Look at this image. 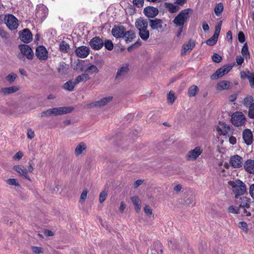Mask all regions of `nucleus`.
<instances>
[{
  "mask_svg": "<svg viewBox=\"0 0 254 254\" xmlns=\"http://www.w3.org/2000/svg\"><path fill=\"white\" fill-rule=\"evenodd\" d=\"M135 26L139 31V36L141 39L144 41H146L150 36L149 31L147 29L148 26V20L140 17L136 20Z\"/></svg>",
  "mask_w": 254,
  "mask_h": 254,
  "instance_id": "nucleus-1",
  "label": "nucleus"
},
{
  "mask_svg": "<svg viewBox=\"0 0 254 254\" xmlns=\"http://www.w3.org/2000/svg\"><path fill=\"white\" fill-rule=\"evenodd\" d=\"M228 185L236 198L244 194L247 191L246 185L240 180L230 181L228 182Z\"/></svg>",
  "mask_w": 254,
  "mask_h": 254,
  "instance_id": "nucleus-2",
  "label": "nucleus"
},
{
  "mask_svg": "<svg viewBox=\"0 0 254 254\" xmlns=\"http://www.w3.org/2000/svg\"><path fill=\"white\" fill-rule=\"evenodd\" d=\"M191 9L190 8L182 10L174 19L173 22L176 27H183L185 22H187L190 17V12Z\"/></svg>",
  "mask_w": 254,
  "mask_h": 254,
  "instance_id": "nucleus-3",
  "label": "nucleus"
},
{
  "mask_svg": "<svg viewBox=\"0 0 254 254\" xmlns=\"http://www.w3.org/2000/svg\"><path fill=\"white\" fill-rule=\"evenodd\" d=\"M72 110L73 108L71 107L54 108L43 112L41 116L42 117L58 116L70 113Z\"/></svg>",
  "mask_w": 254,
  "mask_h": 254,
  "instance_id": "nucleus-4",
  "label": "nucleus"
},
{
  "mask_svg": "<svg viewBox=\"0 0 254 254\" xmlns=\"http://www.w3.org/2000/svg\"><path fill=\"white\" fill-rule=\"evenodd\" d=\"M231 122L234 126L240 127L246 124V118L242 112L237 111L232 115Z\"/></svg>",
  "mask_w": 254,
  "mask_h": 254,
  "instance_id": "nucleus-5",
  "label": "nucleus"
},
{
  "mask_svg": "<svg viewBox=\"0 0 254 254\" xmlns=\"http://www.w3.org/2000/svg\"><path fill=\"white\" fill-rule=\"evenodd\" d=\"M216 130L218 135L226 136L229 132L232 133L233 129L232 127L225 123H219L216 127Z\"/></svg>",
  "mask_w": 254,
  "mask_h": 254,
  "instance_id": "nucleus-6",
  "label": "nucleus"
},
{
  "mask_svg": "<svg viewBox=\"0 0 254 254\" xmlns=\"http://www.w3.org/2000/svg\"><path fill=\"white\" fill-rule=\"evenodd\" d=\"M149 26L153 30H156L159 32H162L164 31L166 24L163 23V21L158 18L149 19Z\"/></svg>",
  "mask_w": 254,
  "mask_h": 254,
  "instance_id": "nucleus-7",
  "label": "nucleus"
},
{
  "mask_svg": "<svg viewBox=\"0 0 254 254\" xmlns=\"http://www.w3.org/2000/svg\"><path fill=\"white\" fill-rule=\"evenodd\" d=\"M233 66L230 64H227L218 68L215 72L210 76L212 80L218 79L223 76L224 75L228 73L232 69Z\"/></svg>",
  "mask_w": 254,
  "mask_h": 254,
  "instance_id": "nucleus-8",
  "label": "nucleus"
},
{
  "mask_svg": "<svg viewBox=\"0 0 254 254\" xmlns=\"http://www.w3.org/2000/svg\"><path fill=\"white\" fill-rule=\"evenodd\" d=\"M4 21L8 28L11 30H15L18 27V20L12 14L5 15Z\"/></svg>",
  "mask_w": 254,
  "mask_h": 254,
  "instance_id": "nucleus-9",
  "label": "nucleus"
},
{
  "mask_svg": "<svg viewBox=\"0 0 254 254\" xmlns=\"http://www.w3.org/2000/svg\"><path fill=\"white\" fill-rule=\"evenodd\" d=\"M48 11V8L45 5L39 4L37 6L36 17L43 21L47 17Z\"/></svg>",
  "mask_w": 254,
  "mask_h": 254,
  "instance_id": "nucleus-10",
  "label": "nucleus"
},
{
  "mask_svg": "<svg viewBox=\"0 0 254 254\" xmlns=\"http://www.w3.org/2000/svg\"><path fill=\"white\" fill-rule=\"evenodd\" d=\"M244 161L240 156L235 155L232 156L230 159V164L234 168H240L242 167Z\"/></svg>",
  "mask_w": 254,
  "mask_h": 254,
  "instance_id": "nucleus-11",
  "label": "nucleus"
},
{
  "mask_svg": "<svg viewBox=\"0 0 254 254\" xmlns=\"http://www.w3.org/2000/svg\"><path fill=\"white\" fill-rule=\"evenodd\" d=\"M203 149L200 146H197L190 151L187 155V159L190 161L195 160L202 153Z\"/></svg>",
  "mask_w": 254,
  "mask_h": 254,
  "instance_id": "nucleus-12",
  "label": "nucleus"
},
{
  "mask_svg": "<svg viewBox=\"0 0 254 254\" xmlns=\"http://www.w3.org/2000/svg\"><path fill=\"white\" fill-rule=\"evenodd\" d=\"M36 55L40 60H46L48 57V52L45 47L40 46L36 48Z\"/></svg>",
  "mask_w": 254,
  "mask_h": 254,
  "instance_id": "nucleus-13",
  "label": "nucleus"
},
{
  "mask_svg": "<svg viewBox=\"0 0 254 254\" xmlns=\"http://www.w3.org/2000/svg\"><path fill=\"white\" fill-rule=\"evenodd\" d=\"M13 170L16 171L19 176L23 177L29 181H31V179L28 174V171L24 166L20 165H16L14 166Z\"/></svg>",
  "mask_w": 254,
  "mask_h": 254,
  "instance_id": "nucleus-14",
  "label": "nucleus"
},
{
  "mask_svg": "<svg viewBox=\"0 0 254 254\" xmlns=\"http://www.w3.org/2000/svg\"><path fill=\"white\" fill-rule=\"evenodd\" d=\"M112 99L113 97L112 96L104 97L100 100L90 103L88 106L89 108L101 107L102 106H105L108 103L111 102Z\"/></svg>",
  "mask_w": 254,
  "mask_h": 254,
  "instance_id": "nucleus-15",
  "label": "nucleus"
},
{
  "mask_svg": "<svg viewBox=\"0 0 254 254\" xmlns=\"http://www.w3.org/2000/svg\"><path fill=\"white\" fill-rule=\"evenodd\" d=\"M89 44L92 49L99 50L103 47L104 42L103 40L99 37H95L91 40Z\"/></svg>",
  "mask_w": 254,
  "mask_h": 254,
  "instance_id": "nucleus-16",
  "label": "nucleus"
},
{
  "mask_svg": "<svg viewBox=\"0 0 254 254\" xmlns=\"http://www.w3.org/2000/svg\"><path fill=\"white\" fill-rule=\"evenodd\" d=\"M21 53L25 55L28 59L31 60L33 57V52L31 48L27 45L22 44L19 46Z\"/></svg>",
  "mask_w": 254,
  "mask_h": 254,
  "instance_id": "nucleus-17",
  "label": "nucleus"
},
{
  "mask_svg": "<svg viewBox=\"0 0 254 254\" xmlns=\"http://www.w3.org/2000/svg\"><path fill=\"white\" fill-rule=\"evenodd\" d=\"M19 38L23 42L29 43L32 40V34L29 30L25 29L19 32Z\"/></svg>",
  "mask_w": 254,
  "mask_h": 254,
  "instance_id": "nucleus-18",
  "label": "nucleus"
},
{
  "mask_svg": "<svg viewBox=\"0 0 254 254\" xmlns=\"http://www.w3.org/2000/svg\"><path fill=\"white\" fill-rule=\"evenodd\" d=\"M144 15L148 18H154L159 13L158 9L153 6H147L143 9Z\"/></svg>",
  "mask_w": 254,
  "mask_h": 254,
  "instance_id": "nucleus-19",
  "label": "nucleus"
},
{
  "mask_svg": "<svg viewBox=\"0 0 254 254\" xmlns=\"http://www.w3.org/2000/svg\"><path fill=\"white\" fill-rule=\"evenodd\" d=\"M240 76L243 79L247 78L249 80L250 86L254 88V73L248 70L242 71L240 72Z\"/></svg>",
  "mask_w": 254,
  "mask_h": 254,
  "instance_id": "nucleus-20",
  "label": "nucleus"
},
{
  "mask_svg": "<svg viewBox=\"0 0 254 254\" xmlns=\"http://www.w3.org/2000/svg\"><path fill=\"white\" fill-rule=\"evenodd\" d=\"M89 48L84 46L79 47L75 50L76 56L80 58L87 57L89 54Z\"/></svg>",
  "mask_w": 254,
  "mask_h": 254,
  "instance_id": "nucleus-21",
  "label": "nucleus"
},
{
  "mask_svg": "<svg viewBox=\"0 0 254 254\" xmlns=\"http://www.w3.org/2000/svg\"><path fill=\"white\" fill-rule=\"evenodd\" d=\"M125 30L123 26H115L112 29V34L116 38H123Z\"/></svg>",
  "mask_w": 254,
  "mask_h": 254,
  "instance_id": "nucleus-22",
  "label": "nucleus"
},
{
  "mask_svg": "<svg viewBox=\"0 0 254 254\" xmlns=\"http://www.w3.org/2000/svg\"><path fill=\"white\" fill-rule=\"evenodd\" d=\"M253 135L252 131L249 129H245L243 132V138L245 143L248 145H251L253 142Z\"/></svg>",
  "mask_w": 254,
  "mask_h": 254,
  "instance_id": "nucleus-23",
  "label": "nucleus"
},
{
  "mask_svg": "<svg viewBox=\"0 0 254 254\" xmlns=\"http://www.w3.org/2000/svg\"><path fill=\"white\" fill-rule=\"evenodd\" d=\"M245 171L249 174H254V160L249 159L244 163Z\"/></svg>",
  "mask_w": 254,
  "mask_h": 254,
  "instance_id": "nucleus-24",
  "label": "nucleus"
},
{
  "mask_svg": "<svg viewBox=\"0 0 254 254\" xmlns=\"http://www.w3.org/2000/svg\"><path fill=\"white\" fill-rule=\"evenodd\" d=\"M230 82L227 80H222L216 85V89L218 91L227 90L230 88Z\"/></svg>",
  "mask_w": 254,
  "mask_h": 254,
  "instance_id": "nucleus-25",
  "label": "nucleus"
},
{
  "mask_svg": "<svg viewBox=\"0 0 254 254\" xmlns=\"http://www.w3.org/2000/svg\"><path fill=\"white\" fill-rule=\"evenodd\" d=\"M195 46V43L193 41L189 40L187 43L184 44L182 50V54H186L187 52H190Z\"/></svg>",
  "mask_w": 254,
  "mask_h": 254,
  "instance_id": "nucleus-26",
  "label": "nucleus"
},
{
  "mask_svg": "<svg viewBox=\"0 0 254 254\" xmlns=\"http://www.w3.org/2000/svg\"><path fill=\"white\" fill-rule=\"evenodd\" d=\"M129 70L128 64H125L120 67L116 73V78H119L127 74Z\"/></svg>",
  "mask_w": 254,
  "mask_h": 254,
  "instance_id": "nucleus-27",
  "label": "nucleus"
},
{
  "mask_svg": "<svg viewBox=\"0 0 254 254\" xmlns=\"http://www.w3.org/2000/svg\"><path fill=\"white\" fill-rule=\"evenodd\" d=\"M87 146L85 143L80 142L75 148L74 153L76 156H79L86 151Z\"/></svg>",
  "mask_w": 254,
  "mask_h": 254,
  "instance_id": "nucleus-28",
  "label": "nucleus"
},
{
  "mask_svg": "<svg viewBox=\"0 0 254 254\" xmlns=\"http://www.w3.org/2000/svg\"><path fill=\"white\" fill-rule=\"evenodd\" d=\"M127 42H130L135 38V33L133 30H129L124 32V37Z\"/></svg>",
  "mask_w": 254,
  "mask_h": 254,
  "instance_id": "nucleus-29",
  "label": "nucleus"
},
{
  "mask_svg": "<svg viewBox=\"0 0 254 254\" xmlns=\"http://www.w3.org/2000/svg\"><path fill=\"white\" fill-rule=\"evenodd\" d=\"M69 66L64 62H62L59 64L58 67V72L61 75H65L68 73Z\"/></svg>",
  "mask_w": 254,
  "mask_h": 254,
  "instance_id": "nucleus-30",
  "label": "nucleus"
},
{
  "mask_svg": "<svg viewBox=\"0 0 254 254\" xmlns=\"http://www.w3.org/2000/svg\"><path fill=\"white\" fill-rule=\"evenodd\" d=\"M240 200V207L244 208H248L250 207L251 202V198L243 196L242 197H241Z\"/></svg>",
  "mask_w": 254,
  "mask_h": 254,
  "instance_id": "nucleus-31",
  "label": "nucleus"
},
{
  "mask_svg": "<svg viewBox=\"0 0 254 254\" xmlns=\"http://www.w3.org/2000/svg\"><path fill=\"white\" fill-rule=\"evenodd\" d=\"M164 6L170 13H175L179 9L178 5H175L174 4L170 2H165Z\"/></svg>",
  "mask_w": 254,
  "mask_h": 254,
  "instance_id": "nucleus-32",
  "label": "nucleus"
},
{
  "mask_svg": "<svg viewBox=\"0 0 254 254\" xmlns=\"http://www.w3.org/2000/svg\"><path fill=\"white\" fill-rule=\"evenodd\" d=\"M59 49L61 52L66 53L69 51L70 47L68 44L63 41L59 44Z\"/></svg>",
  "mask_w": 254,
  "mask_h": 254,
  "instance_id": "nucleus-33",
  "label": "nucleus"
},
{
  "mask_svg": "<svg viewBox=\"0 0 254 254\" xmlns=\"http://www.w3.org/2000/svg\"><path fill=\"white\" fill-rule=\"evenodd\" d=\"M89 79V77L88 74L87 73H83L81 75L77 76L74 80L76 84L82 82V81H86Z\"/></svg>",
  "mask_w": 254,
  "mask_h": 254,
  "instance_id": "nucleus-34",
  "label": "nucleus"
},
{
  "mask_svg": "<svg viewBox=\"0 0 254 254\" xmlns=\"http://www.w3.org/2000/svg\"><path fill=\"white\" fill-rule=\"evenodd\" d=\"M224 9V6L222 3L220 2L216 4L214 7V12L216 16H219L222 14Z\"/></svg>",
  "mask_w": 254,
  "mask_h": 254,
  "instance_id": "nucleus-35",
  "label": "nucleus"
},
{
  "mask_svg": "<svg viewBox=\"0 0 254 254\" xmlns=\"http://www.w3.org/2000/svg\"><path fill=\"white\" fill-rule=\"evenodd\" d=\"M199 89L196 85H192L190 86L188 89V95L189 97H194L196 95L197 93L198 92Z\"/></svg>",
  "mask_w": 254,
  "mask_h": 254,
  "instance_id": "nucleus-36",
  "label": "nucleus"
},
{
  "mask_svg": "<svg viewBox=\"0 0 254 254\" xmlns=\"http://www.w3.org/2000/svg\"><path fill=\"white\" fill-rule=\"evenodd\" d=\"M75 82H73L71 80L67 81L64 85V88L68 91H71L73 90L75 86L76 85Z\"/></svg>",
  "mask_w": 254,
  "mask_h": 254,
  "instance_id": "nucleus-37",
  "label": "nucleus"
},
{
  "mask_svg": "<svg viewBox=\"0 0 254 254\" xmlns=\"http://www.w3.org/2000/svg\"><path fill=\"white\" fill-rule=\"evenodd\" d=\"M19 90V87L17 86H13L9 87H6L2 89V92L4 94H11Z\"/></svg>",
  "mask_w": 254,
  "mask_h": 254,
  "instance_id": "nucleus-38",
  "label": "nucleus"
},
{
  "mask_svg": "<svg viewBox=\"0 0 254 254\" xmlns=\"http://www.w3.org/2000/svg\"><path fill=\"white\" fill-rule=\"evenodd\" d=\"M176 99L174 92L170 91L167 95V101L168 103L172 104Z\"/></svg>",
  "mask_w": 254,
  "mask_h": 254,
  "instance_id": "nucleus-39",
  "label": "nucleus"
},
{
  "mask_svg": "<svg viewBox=\"0 0 254 254\" xmlns=\"http://www.w3.org/2000/svg\"><path fill=\"white\" fill-rule=\"evenodd\" d=\"M241 53L242 55L245 57L246 59H249L250 58V53L248 50V47L247 44L246 43L242 47Z\"/></svg>",
  "mask_w": 254,
  "mask_h": 254,
  "instance_id": "nucleus-40",
  "label": "nucleus"
},
{
  "mask_svg": "<svg viewBox=\"0 0 254 254\" xmlns=\"http://www.w3.org/2000/svg\"><path fill=\"white\" fill-rule=\"evenodd\" d=\"M238 226L240 229H241L243 232L245 234H247L248 232V227L246 222L244 221H241L239 222Z\"/></svg>",
  "mask_w": 254,
  "mask_h": 254,
  "instance_id": "nucleus-41",
  "label": "nucleus"
},
{
  "mask_svg": "<svg viewBox=\"0 0 254 254\" xmlns=\"http://www.w3.org/2000/svg\"><path fill=\"white\" fill-rule=\"evenodd\" d=\"M85 72L90 74L97 73L98 72V69L96 66L91 65L86 69Z\"/></svg>",
  "mask_w": 254,
  "mask_h": 254,
  "instance_id": "nucleus-42",
  "label": "nucleus"
},
{
  "mask_svg": "<svg viewBox=\"0 0 254 254\" xmlns=\"http://www.w3.org/2000/svg\"><path fill=\"white\" fill-rule=\"evenodd\" d=\"M218 37L213 35L212 37L208 39L206 41V43L209 46H213L216 43V42L218 40Z\"/></svg>",
  "mask_w": 254,
  "mask_h": 254,
  "instance_id": "nucleus-43",
  "label": "nucleus"
},
{
  "mask_svg": "<svg viewBox=\"0 0 254 254\" xmlns=\"http://www.w3.org/2000/svg\"><path fill=\"white\" fill-rule=\"evenodd\" d=\"M254 99L251 96L246 97L244 100V105L246 107H250L251 105L253 104Z\"/></svg>",
  "mask_w": 254,
  "mask_h": 254,
  "instance_id": "nucleus-44",
  "label": "nucleus"
},
{
  "mask_svg": "<svg viewBox=\"0 0 254 254\" xmlns=\"http://www.w3.org/2000/svg\"><path fill=\"white\" fill-rule=\"evenodd\" d=\"M88 190L87 189H85L83 190L79 199V202L83 204L84 203L87 195Z\"/></svg>",
  "mask_w": 254,
  "mask_h": 254,
  "instance_id": "nucleus-45",
  "label": "nucleus"
},
{
  "mask_svg": "<svg viewBox=\"0 0 254 254\" xmlns=\"http://www.w3.org/2000/svg\"><path fill=\"white\" fill-rule=\"evenodd\" d=\"M105 47L108 50L111 51L113 49L114 45L113 42L109 40H106L104 43Z\"/></svg>",
  "mask_w": 254,
  "mask_h": 254,
  "instance_id": "nucleus-46",
  "label": "nucleus"
},
{
  "mask_svg": "<svg viewBox=\"0 0 254 254\" xmlns=\"http://www.w3.org/2000/svg\"><path fill=\"white\" fill-rule=\"evenodd\" d=\"M248 116L250 119H254V103L249 107Z\"/></svg>",
  "mask_w": 254,
  "mask_h": 254,
  "instance_id": "nucleus-47",
  "label": "nucleus"
},
{
  "mask_svg": "<svg viewBox=\"0 0 254 254\" xmlns=\"http://www.w3.org/2000/svg\"><path fill=\"white\" fill-rule=\"evenodd\" d=\"M221 25L222 21H220V22L215 26V32L213 35L218 37H219V35L221 31Z\"/></svg>",
  "mask_w": 254,
  "mask_h": 254,
  "instance_id": "nucleus-48",
  "label": "nucleus"
},
{
  "mask_svg": "<svg viewBox=\"0 0 254 254\" xmlns=\"http://www.w3.org/2000/svg\"><path fill=\"white\" fill-rule=\"evenodd\" d=\"M31 249L34 254H40L43 253V250L41 247L33 246L31 247Z\"/></svg>",
  "mask_w": 254,
  "mask_h": 254,
  "instance_id": "nucleus-49",
  "label": "nucleus"
},
{
  "mask_svg": "<svg viewBox=\"0 0 254 254\" xmlns=\"http://www.w3.org/2000/svg\"><path fill=\"white\" fill-rule=\"evenodd\" d=\"M228 211L230 213L238 214L239 213V208L237 206H230L228 207Z\"/></svg>",
  "mask_w": 254,
  "mask_h": 254,
  "instance_id": "nucleus-50",
  "label": "nucleus"
},
{
  "mask_svg": "<svg viewBox=\"0 0 254 254\" xmlns=\"http://www.w3.org/2000/svg\"><path fill=\"white\" fill-rule=\"evenodd\" d=\"M132 3L136 7H141L143 5L144 0H133Z\"/></svg>",
  "mask_w": 254,
  "mask_h": 254,
  "instance_id": "nucleus-51",
  "label": "nucleus"
},
{
  "mask_svg": "<svg viewBox=\"0 0 254 254\" xmlns=\"http://www.w3.org/2000/svg\"><path fill=\"white\" fill-rule=\"evenodd\" d=\"M7 183L9 185L19 186V183L15 179H9L7 180Z\"/></svg>",
  "mask_w": 254,
  "mask_h": 254,
  "instance_id": "nucleus-52",
  "label": "nucleus"
},
{
  "mask_svg": "<svg viewBox=\"0 0 254 254\" xmlns=\"http://www.w3.org/2000/svg\"><path fill=\"white\" fill-rule=\"evenodd\" d=\"M16 75L14 73H11L6 76V80L9 82H12L16 78Z\"/></svg>",
  "mask_w": 254,
  "mask_h": 254,
  "instance_id": "nucleus-53",
  "label": "nucleus"
},
{
  "mask_svg": "<svg viewBox=\"0 0 254 254\" xmlns=\"http://www.w3.org/2000/svg\"><path fill=\"white\" fill-rule=\"evenodd\" d=\"M23 156V154L21 151H18L13 157V159L15 160H19Z\"/></svg>",
  "mask_w": 254,
  "mask_h": 254,
  "instance_id": "nucleus-54",
  "label": "nucleus"
},
{
  "mask_svg": "<svg viewBox=\"0 0 254 254\" xmlns=\"http://www.w3.org/2000/svg\"><path fill=\"white\" fill-rule=\"evenodd\" d=\"M212 60L213 62L219 63L221 62L222 58L218 54L215 53L212 56Z\"/></svg>",
  "mask_w": 254,
  "mask_h": 254,
  "instance_id": "nucleus-55",
  "label": "nucleus"
},
{
  "mask_svg": "<svg viewBox=\"0 0 254 254\" xmlns=\"http://www.w3.org/2000/svg\"><path fill=\"white\" fill-rule=\"evenodd\" d=\"M238 40L240 43H244L245 41V36L244 33L240 31L238 33Z\"/></svg>",
  "mask_w": 254,
  "mask_h": 254,
  "instance_id": "nucleus-56",
  "label": "nucleus"
},
{
  "mask_svg": "<svg viewBox=\"0 0 254 254\" xmlns=\"http://www.w3.org/2000/svg\"><path fill=\"white\" fill-rule=\"evenodd\" d=\"M107 192L104 190L100 193L99 200L100 202H103L106 198Z\"/></svg>",
  "mask_w": 254,
  "mask_h": 254,
  "instance_id": "nucleus-57",
  "label": "nucleus"
},
{
  "mask_svg": "<svg viewBox=\"0 0 254 254\" xmlns=\"http://www.w3.org/2000/svg\"><path fill=\"white\" fill-rule=\"evenodd\" d=\"M144 211L145 213L148 216H150L152 213V210L150 208V206L148 205H145L144 208Z\"/></svg>",
  "mask_w": 254,
  "mask_h": 254,
  "instance_id": "nucleus-58",
  "label": "nucleus"
},
{
  "mask_svg": "<svg viewBox=\"0 0 254 254\" xmlns=\"http://www.w3.org/2000/svg\"><path fill=\"white\" fill-rule=\"evenodd\" d=\"M131 200L134 205L141 204V201L137 196H134L131 197Z\"/></svg>",
  "mask_w": 254,
  "mask_h": 254,
  "instance_id": "nucleus-59",
  "label": "nucleus"
},
{
  "mask_svg": "<svg viewBox=\"0 0 254 254\" xmlns=\"http://www.w3.org/2000/svg\"><path fill=\"white\" fill-rule=\"evenodd\" d=\"M244 61V58L241 56H238L236 57V62L238 65H241Z\"/></svg>",
  "mask_w": 254,
  "mask_h": 254,
  "instance_id": "nucleus-60",
  "label": "nucleus"
},
{
  "mask_svg": "<svg viewBox=\"0 0 254 254\" xmlns=\"http://www.w3.org/2000/svg\"><path fill=\"white\" fill-rule=\"evenodd\" d=\"M34 136V132L31 128L27 130V137L29 139H32Z\"/></svg>",
  "mask_w": 254,
  "mask_h": 254,
  "instance_id": "nucleus-61",
  "label": "nucleus"
},
{
  "mask_svg": "<svg viewBox=\"0 0 254 254\" xmlns=\"http://www.w3.org/2000/svg\"><path fill=\"white\" fill-rule=\"evenodd\" d=\"M229 141L230 144L234 145L237 143V139L233 136H230L229 138Z\"/></svg>",
  "mask_w": 254,
  "mask_h": 254,
  "instance_id": "nucleus-62",
  "label": "nucleus"
},
{
  "mask_svg": "<svg viewBox=\"0 0 254 254\" xmlns=\"http://www.w3.org/2000/svg\"><path fill=\"white\" fill-rule=\"evenodd\" d=\"M175 4L182 6L187 1V0H174Z\"/></svg>",
  "mask_w": 254,
  "mask_h": 254,
  "instance_id": "nucleus-63",
  "label": "nucleus"
},
{
  "mask_svg": "<svg viewBox=\"0 0 254 254\" xmlns=\"http://www.w3.org/2000/svg\"><path fill=\"white\" fill-rule=\"evenodd\" d=\"M250 195L254 199V184L251 185L249 189Z\"/></svg>",
  "mask_w": 254,
  "mask_h": 254,
  "instance_id": "nucleus-64",
  "label": "nucleus"
}]
</instances>
